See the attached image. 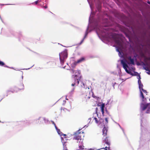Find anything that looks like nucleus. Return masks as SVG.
Segmentation results:
<instances>
[{"label":"nucleus","mask_w":150,"mask_h":150,"mask_svg":"<svg viewBox=\"0 0 150 150\" xmlns=\"http://www.w3.org/2000/svg\"><path fill=\"white\" fill-rule=\"evenodd\" d=\"M81 129H79L75 132L73 135V140H76L77 142H81L84 136V132L81 131Z\"/></svg>","instance_id":"nucleus-1"},{"label":"nucleus","mask_w":150,"mask_h":150,"mask_svg":"<svg viewBox=\"0 0 150 150\" xmlns=\"http://www.w3.org/2000/svg\"><path fill=\"white\" fill-rule=\"evenodd\" d=\"M112 37L113 40L114 41L115 43L118 46V47H117V51L119 52V48L122 47V41L119 38V36L118 34L115 33H113L112 34Z\"/></svg>","instance_id":"nucleus-2"},{"label":"nucleus","mask_w":150,"mask_h":150,"mask_svg":"<svg viewBox=\"0 0 150 150\" xmlns=\"http://www.w3.org/2000/svg\"><path fill=\"white\" fill-rule=\"evenodd\" d=\"M108 130L105 127H104L103 129L102 135L103 136V137H104L103 139H104V140H103V142L107 145L108 146H110V141L109 139V137L107 136V133Z\"/></svg>","instance_id":"nucleus-3"},{"label":"nucleus","mask_w":150,"mask_h":150,"mask_svg":"<svg viewBox=\"0 0 150 150\" xmlns=\"http://www.w3.org/2000/svg\"><path fill=\"white\" fill-rule=\"evenodd\" d=\"M67 52L66 50H64L59 53V59L62 64H64V60L67 57Z\"/></svg>","instance_id":"nucleus-4"},{"label":"nucleus","mask_w":150,"mask_h":150,"mask_svg":"<svg viewBox=\"0 0 150 150\" xmlns=\"http://www.w3.org/2000/svg\"><path fill=\"white\" fill-rule=\"evenodd\" d=\"M73 76L74 77H72L71 80V82L72 83L71 84V86H74L76 84L78 85L79 83V81L80 80L81 77H79L76 75Z\"/></svg>","instance_id":"nucleus-5"},{"label":"nucleus","mask_w":150,"mask_h":150,"mask_svg":"<svg viewBox=\"0 0 150 150\" xmlns=\"http://www.w3.org/2000/svg\"><path fill=\"white\" fill-rule=\"evenodd\" d=\"M149 107H150V103H148L146 104L142 103L140 105V108L143 111Z\"/></svg>","instance_id":"nucleus-6"},{"label":"nucleus","mask_w":150,"mask_h":150,"mask_svg":"<svg viewBox=\"0 0 150 150\" xmlns=\"http://www.w3.org/2000/svg\"><path fill=\"white\" fill-rule=\"evenodd\" d=\"M139 88L140 89V96L142 97V100L143 101H144L145 100H146V98H144V96L143 94V93L142 92V91H141V90L142 89H143V85L142 83H141L140 84H139Z\"/></svg>","instance_id":"nucleus-7"},{"label":"nucleus","mask_w":150,"mask_h":150,"mask_svg":"<svg viewBox=\"0 0 150 150\" xmlns=\"http://www.w3.org/2000/svg\"><path fill=\"white\" fill-rule=\"evenodd\" d=\"M121 63L122 64L123 68L125 69L126 72L128 71L127 68H128L129 67L127 64L123 60H121Z\"/></svg>","instance_id":"nucleus-8"},{"label":"nucleus","mask_w":150,"mask_h":150,"mask_svg":"<svg viewBox=\"0 0 150 150\" xmlns=\"http://www.w3.org/2000/svg\"><path fill=\"white\" fill-rule=\"evenodd\" d=\"M85 60V58L84 57H82L79 59L78 60L76 61L74 63V64L75 65V66L77 65V64H79L84 62Z\"/></svg>","instance_id":"nucleus-9"},{"label":"nucleus","mask_w":150,"mask_h":150,"mask_svg":"<svg viewBox=\"0 0 150 150\" xmlns=\"http://www.w3.org/2000/svg\"><path fill=\"white\" fill-rule=\"evenodd\" d=\"M127 59L128 60L130 61V62H128L127 64H132V65H134V61L133 59L131 58V56H128L127 57Z\"/></svg>","instance_id":"nucleus-10"},{"label":"nucleus","mask_w":150,"mask_h":150,"mask_svg":"<svg viewBox=\"0 0 150 150\" xmlns=\"http://www.w3.org/2000/svg\"><path fill=\"white\" fill-rule=\"evenodd\" d=\"M94 120H95V122L97 124H100L101 123V122L103 121V120L102 119H100L99 120H98L97 118L94 117Z\"/></svg>","instance_id":"nucleus-11"},{"label":"nucleus","mask_w":150,"mask_h":150,"mask_svg":"<svg viewBox=\"0 0 150 150\" xmlns=\"http://www.w3.org/2000/svg\"><path fill=\"white\" fill-rule=\"evenodd\" d=\"M18 88L19 90H22L24 89V86L22 83L19 84L18 86Z\"/></svg>","instance_id":"nucleus-12"},{"label":"nucleus","mask_w":150,"mask_h":150,"mask_svg":"<svg viewBox=\"0 0 150 150\" xmlns=\"http://www.w3.org/2000/svg\"><path fill=\"white\" fill-rule=\"evenodd\" d=\"M105 105L104 103H103L101 105V112H102V114L103 115L104 113V108L105 107Z\"/></svg>","instance_id":"nucleus-13"},{"label":"nucleus","mask_w":150,"mask_h":150,"mask_svg":"<svg viewBox=\"0 0 150 150\" xmlns=\"http://www.w3.org/2000/svg\"><path fill=\"white\" fill-rule=\"evenodd\" d=\"M126 72L132 76H136V74H134L133 73L130 71L128 70V71H127Z\"/></svg>","instance_id":"nucleus-14"},{"label":"nucleus","mask_w":150,"mask_h":150,"mask_svg":"<svg viewBox=\"0 0 150 150\" xmlns=\"http://www.w3.org/2000/svg\"><path fill=\"white\" fill-rule=\"evenodd\" d=\"M146 113L148 114L150 113V107L148 108L146 110Z\"/></svg>","instance_id":"nucleus-15"},{"label":"nucleus","mask_w":150,"mask_h":150,"mask_svg":"<svg viewBox=\"0 0 150 150\" xmlns=\"http://www.w3.org/2000/svg\"><path fill=\"white\" fill-rule=\"evenodd\" d=\"M0 65L2 66H4L5 65V64L3 62L0 61Z\"/></svg>","instance_id":"nucleus-16"},{"label":"nucleus","mask_w":150,"mask_h":150,"mask_svg":"<svg viewBox=\"0 0 150 150\" xmlns=\"http://www.w3.org/2000/svg\"><path fill=\"white\" fill-rule=\"evenodd\" d=\"M108 146V147L107 146L105 147V148H102V149H104L105 150H107L108 149H109V150L110 149V146Z\"/></svg>","instance_id":"nucleus-17"},{"label":"nucleus","mask_w":150,"mask_h":150,"mask_svg":"<svg viewBox=\"0 0 150 150\" xmlns=\"http://www.w3.org/2000/svg\"><path fill=\"white\" fill-rule=\"evenodd\" d=\"M144 69L147 71L150 72V70H149V68L148 67H144Z\"/></svg>","instance_id":"nucleus-18"},{"label":"nucleus","mask_w":150,"mask_h":150,"mask_svg":"<svg viewBox=\"0 0 150 150\" xmlns=\"http://www.w3.org/2000/svg\"><path fill=\"white\" fill-rule=\"evenodd\" d=\"M56 129L57 130L58 133L59 134H60V133L61 132H61H60V129H58L57 128V129Z\"/></svg>","instance_id":"nucleus-19"},{"label":"nucleus","mask_w":150,"mask_h":150,"mask_svg":"<svg viewBox=\"0 0 150 150\" xmlns=\"http://www.w3.org/2000/svg\"><path fill=\"white\" fill-rule=\"evenodd\" d=\"M40 0H38L35 1V5H36L38 4V3L40 2Z\"/></svg>","instance_id":"nucleus-20"},{"label":"nucleus","mask_w":150,"mask_h":150,"mask_svg":"<svg viewBox=\"0 0 150 150\" xmlns=\"http://www.w3.org/2000/svg\"><path fill=\"white\" fill-rule=\"evenodd\" d=\"M63 150H68L67 147L66 146V145H64V149Z\"/></svg>","instance_id":"nucleus-21"},{"label":"nucleus","mask_w":150,"mask_h":150,"mask_svg":"<svg viewBox=\"0 0 150 150\" xmlns=\"http://www.w3.org/2000/svg\"><path fill=\"white\" fill-rule=\"evenodd\" d=\"M142 91L145 93H147V92L146 90H144L143 89H142L141 90V91ZM146 95H147V94H146Z\"/></svg>","instance_id":"nucleus-22"},{"label":"nucleus","mask_w":150,"mask_h":150,"mask_svg":"<svg viewBox=\"0 0 150 150\" xmlns=\"http://www.w3.org/2000/svg\"><path fill=\"white\" fill-rule=\"evenodd\" d=\"M43 8L45 9H46L47 8V4H45V5L43 6Z\"/></svg>","instance_id":"nucleus-23"},{"label":"nucleus","mask_w":150,"mask_h":150,"mask_svg":"<svg viewBox=\"0 0 150 150\" xmlns=\"http://www.w3.org/2000/svg\"><path fill=\"white\" fill-rule=\"evenodd\" d=\"M52 122V124H53V125H54V126H55V129H57V127L56 126V125H55V123H54V122Z\"/></svg>","instance_id":"nucleus-24"},{"label":"nucleus","mask_w":150,"mask_h":150,"mask_svg":"<svg viewBox=\"0 0 150 150\" xmlns=\"http://www.w3.org/2000/svg\"><path fill=\"white\" fill-rule=\"evenodd\" d=\"M138 83L139 84H139L142 83L141 81L140 80V79H138Z\"/></svg>","instance_id":"nucleus-25"},{"label":"nucleus","mask_w":150,"mask_h":150,"mask_svg":"<svg viewBox=\"0 0 150 150\" xmlns=\"http://www.w3.org/2000/svg\"><path fill=\"white\" fill-rule=\"evenodd\" d=\"M86 37V35L84 36V38L83 39V40L81 41L80 42V44H81L83 42L84 40V38Z\"/></svg>","instance_id":"nucleus-26"},{"label":"nucleus","mask_w":150,"mask_h":150,"mask_svg":"<svg viewBox=\"0 0 150 150\" xmlns=\"http://www.w3.org/2000/svg\"><path fill=\"white\" fill-rule=\"evenodd\" d=\"M105 121H106V122L107 123H108V118H105Z\"/></svg>","instance_id":"nucleus-27"},{"label":"nucleus","mask_w":150,"mask_h":150,"mask_svg":"<svg viewBox=\"0 0 150 150\" xmlns=\"http://www.w3.org/2000/svg\"><path fill=\"white\" fill-rule=\"evenodd\" d=\"M134 74H136V76H137L138 74V73L137 72H134Z\"/></svg>","instance_id":"nucleus-28"},{"label":"nucleus","mask_w":150,"mask_h":150,"mask_svg":"<svg viewBox=\"0 0 150 150\" xmlns=\"http://www.w3.org/2000/svg\"><path fill=\"white\" fill-rule=\"evenodd\" d=\"M138 79H141V77H140V75L139 74L138 75Z\"/></svg>","instance_id":"nucleus-29"},{"label":"nucleus","mask_w":150,"mask_h":150,"mask_svg":"<svg viewBox=\"0 0 150 150\" xmlns=\"http://www.w3.org/2000/svg\"><path fill=\"white\" fill-rule=\"evenodd\" d=\"M146 59L148 60H150V57H148L146 58Z\"/></svg>","instance_id":"nucleus-30"},{"label":"nucleus","mask_w":150,"mask_h":150,"mask_svg":"<svg viewBox=\"0 0 150 150\" xmlns=\"http://www.w3.org/2000/svg\"><path fill=\"white\" fill-rule=\"evenodd\" d=\"M71 71H72L73 72V73H74V70L73 69H72L71 70Z\"/></svg>","instance_id":"nucleus-31"},{"label":"nucleus","mask_w":150,"mask_h":150,"mask_svg":"<svg viewBox=\"0 0 150 150\" xmlns=\"http://www.w3.org/2000/svg\"><path fill=\"white\" fill-rule=\"evenodd\" d=\"M148 3L149 4H150V1H148Z\"/></svg>","instance_id":"nucleus-32"},{"label":"nucleus","mask_w":150,"mask_h":150,"mask_svg":"<svg viewBox=\"0 0 150 150\" xmlns=\"http://www.w3.org/2000/svg\"><path fill=\"white\" fill-rule=\"evenodd\" d=\"M5 67H8V66H5Z\"/></svg>","instance_id":"nucleus-33"},{"label":"nucleus","mask_w":150,"mask_h":150,"mask_svg":"<svg viewBox=\"0 0 150 150\" xmlns=\"http://www.w3.org/2000/svg\"><path fill=\"white\" fill-rule=\"evenodd\" d=\"M96 109H97V108H96Z\"/></svg>","instance_id":"nucleus-34"},{"label":"nucleus","mask_w":150,"mask_h":150,"mask_svg":"<svg viewBox=\"0 0 150 150\" xmlns=\"http://www.w3.org/2000/svg\"><path fill=\"white\" fill-rule=\"evenodd\" d=\"M149 100H150V99H149Z\"/></svg>","instance_id":"nucleus-35"}]
</instances>
